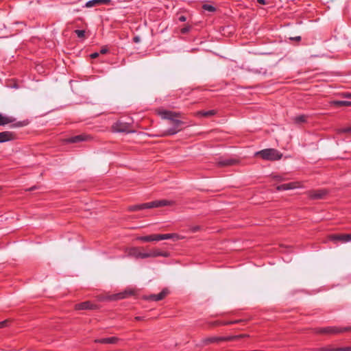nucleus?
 <instances>
[{
    "label": "nucleus",
    "instance_id": "nucleus-1",
    "mask_svg": "<svg viewBox=\"0 0 351 351\" xmlns=\"http://www.w3.org/2000/svg\"><path fill=\"white\" fill-rule=\"evenodd\" d=\"M255 156L266 160H278L281 159L282 154L276 149L269 148L256 152Z\"/></svg>",
    "mask_w": 351,
    "mask_h": 351
},
{
    "label": "nucleus",
    "instance_id": "nucleus-2",
    "mask_svg": "<svg viewBox=\"0 0 351 351\" xmlns=\"http://www.w3.org/2000/svg\"><path fill=\"white\" fill-rule=\"evenodd\" d=\"M351 330V327H337L327 326L324 328H317L315 329L316 333L320 334H339Z\"/></svg>",
    "mask_w": 351,
    "mask_h": 351
},
{
    "label": "nucleus",
    "instance_id": "nucleus-3",
    "mask_svg": "<svg viewBox=\"0 0 351 351\" xmlns=\"http://www.w3.org/2000/svg\"><path fill=\"white\" fill-rule=\"evenodd\" d=\"M129 254L130 256H134L136 258H146L149 257H156L163 255L161 252L158 251H153L150 252H141L136 247H133L130 249Z\"/></svg>",
    "mask_w": 351,
    "mask_h": 351
},
{
    "label": "nucleus",
    "instance_id": "nucleus-4",
    "mask_svg": "<svg viewBox=\"0 0 351 351\" xmlns=\"http://www.w3.org/2000/svg\"><path fill=\"white\" fill-rule=\"evenodd\" d=\"M170 124H171L172 126L169 128L165 131H164L162 136H171L177 134L182 130V125L183 124V122L180 120H176L171 123Z\"/></svg>",
    "mask_w": 351,
    "mask_h": 351
},
{
    "label": "nucleus",
    "instance_id": "nucleus-5",
    "mask_svg": "<svg viewBox=\"0 0 351 351\" xmlns=\"http://www.w3.org/2000/svg\"><path fill=\"white\" fill-rule=\"evenodd\" d=\"M327 193L328 191L326 189L312 190L308 193V197L312 199H323Z\"/></svg>",
    "mask_w": 351,
    "mask_h": 351
},
{
    "label": "nucleus",
    "instance_id": "nucleus-6",
    "mask_svg": "<svg viewBox=\"0 0 351 351\" xmlns=\"http://www.w3.org/2000/svg\"><path fill=\"white\" fill-rule=\"evenodd\" d=\"M15 134L10 131H3L0 132V143H5L14 140Z\"/></svg>",
    "mask_w": 351,
    "mask_h": 351
},
{
    "label": "nucleus",
    "instance_id": "nucleus-7",
    "mask_svg": "<svg viewBox=\"0 0 351 351\" xmlns=\"http://www.w3.org/2000/svg\"><path fill=\"white\" fill-rule=\"evenodd\" d=\"M96 308L97 305L92 304L89 301L81 302L75 305V309L77 310H92L95 309Z\"/></svg>",
    "mask_w": 351,
    "mask_h": 351
},
{
    "label": "nucleus",
    "instance_id": "nucleus-8",
    "mask_svg": "<svg viewBox=\"0 0 351 351\" xmlns=\"http://www.w3.org/2000/svg\"><path fill=\"white\" fill-rule=\"evenodd\" d=\"M330 239L332 241H339L343 243L349 242L351 241V234H334L330 236Z\"/></svg>",
    "mask_w": 351,
    "mask_h": 351
},
{
    "label": "nucleus",
    "instance_id": "nucleus-9",
    "mask_svg": "<svg viewBox=\"0 0 351 351\" xmlns=\"http://www.w3.org/2000/svg\"><path fill=\"white\" fill-rule=\"evenodd\" d=\"M237 163L238 160L234 158H221L217 162V165L220 167L232 166Z\"/></svg>",
    "mask_w": 351,
    "mask_h": 351
},
{
    "label": "nucleus",
    "instance_id": "nucleus-10",
    "mask_svg": "<svg viewBox=\"0 0 351 351\" xmlns=\"http://www.w3.org/2000/svg\"><path fill=\"white\" fill-rule=\"evenodd\" d=\"M179 114L171 111L165 110L161 113V116L163 119H167L170 121V123L176 121V117H178Z\"/></svg>",
    "mask_w": 351,
    "mask_h": 351
},
{
    "label": "nucleus",
    "instance_id": "nucleus-11",
    "mask_svg": "<svg viewBox=\"0 0 351 351\" xmlns=\"http://www.w3.org/2000/svg\"><path fill=\"white\" fill-rule=\"evenodd\" d=\"M111 0H90L85 4L86 8H92L97 5H108Z\"/></svg>",
    "mask_w": 351,
    "mask_h": 351
},
{
    "label": "nucleus",
    "instance_id": "nucleus-12",
    "mask_svg": "<svg viewBox=\"0 0 351 351\" xmlns=\"http://www.w3.org/2000/svg\"><path fill=\"white\" fill-rule=\"evenodd\" d=\"M167 295V291L163 289L158 294H152L148 297V299L152 301H160L162 300Z\"/></svg>",
    "mask_w": 351,
    "mask_h": 351
},
{
    "label": "nucleus",
    "instance_id": "nucleus-13",
    "mask_svg": "<svg viewBox=\"0 0 351 351\" xmlns=\"http://www.w3.org/2000/svg\"><path fill=\"white\" fill-rule=\"evenodd\" d=\"M95 341L100 343L114 344L118 341V339L115 337H110L97 339Z\"/></svg>",
    "mask_w": 351,
    "mask_h": 351
},
{
    "label": "nucleus",
    "instance_id": "nucleus-14",
    "mask_svg": "<svg viewBox=\"0 0 351 351\" xmlns=\"http://www.w3.org/2000/svg\"><path fill=\"white\" fill-rule=\"evenodd\" d=\"M296 183L295 182H289L286 184H282L277 186L276 189L278 191H287L290 189H295Z\"/></svg>",
    "mask_w": 351,
    "mask_h": 351
},
{
    "label": "nucleus",
    "instance_id": "nucleus-15",
    "mask_svg": "<svg viewBox=\"0 0 351 351\" xmlns=\"http://www.w3.org/2000/svg\"><path fill=\"white\" fill-rule=\"evenodd\" d=\"M86 139V136L85 135H77L72 136L71 138H69L66 141L70 143H77L79 142L84 141Z\"/></svg>",
    "mask_w": 351,
    "mask_h": 351
},
{
    "label": "nucleus",
    "instance_id": "nucleus-16",
    "mask_svg": "<svg viewBox=\"0 0 351 351\" xmlns=\"http://www.w3.org/2000/svg\"><path fill=\"white\" fill-rule=\"evenodd\" d=\"M14 119L12 117L5 116L0 113V125H5L14 121Z\"/></svg>",
    "mask_w": 351,
    "mask_h": 351
},
{
    "label": "nucleus",
    "instance_id": "nucleus-17",
    "mask_svg": "<svg viewBox=\"0 0 351 351\" xmlns=\"http://www.w3.org/2000/svg\"><path fill=\"white\" fill-rule=\"evenodd\" d=\"M221 341V337H210L203 339L202 342L205 345H208L213 343H219Z\"/></svg>",
    "mask_w": 351,
    "mask_h": 351
},
{
    "label": "nucleus",
    "instance_id": "nucleus-18",
    "mask_svg": "<svg viewBox=\"0 0 351 351\" xmlns=\"http://www.w3.org/2000/svg\"><path fill=\"white\" fill-rule=\"evenodd\" d=\"M332 104L336 106H351V101L344 100H335Z\"/></svg>",
    "mask_w": 351,
    "mask_h": 351
},
{
    "label": "nucleus",
    "instance_id": "nucleus-19",
    "mask_svg": "<svg viewBox=\"0 0 351 351\" xmlns=\"http://www.w3.org/2000/svg\"><path fill=\"white\" fill-rule=\"evenodd\" d=\"M307 117L304 114L295 116L293 118V121L296 124H300L306 121Z\"/></svg>",
    "mask_w": 351,
    "mask_h": 351
},
{
    "label": "nucleus",
    "instance_id": "nucleus-20",
    "mask_svg": "<svg viewBox=\"0 0 351 351\" xmlns=\"http://www.w3.org/2000/svg\"><path fill=\"white\" fill-rule=\"evenodd\" d=\"M158 207H162L166 206H171L174 204V202L167 199L157 200Z\"/></svg>",
    "mask_w": 351,
    "mask_h": 351
},
{
    "label": "nucleus",
    "instance_id": "nucleus-21",
    "mask_svg": "<svg viewBox=\"0 0 351 351\" xmlns=\"http://www.w3.org/2000/svg\"><path fill=\"white\" fill-rule=\"evenodd\" d=\"M142 207H144V209L158 208L157 200L142 204Z\"/></svg>",
    "mask_w": 351,
    "mask_h": 351
},
{
    "label": "nucleus",
    "instance_id": "nucleus-22",
    "mask_svg": "<svg viewBox=\"0 0 351 351\" xmlns=\"http://www.w3.org/2000/svg\"><path fill=\"white\" fill-rule=\"evenodd\" d=\"M216 114V111L215 110H210L207 111H199L198 112V114L202 117H211Z\"/></svg>",
    "mask_w": 351,
    "mask_h": 351
},
{
    "label": "nucleus",
    "instance_id": "nucleus-23",
    "mask_svg": "<svg viewBox=\"0 0 351 351\" xmlns=\"http://www.w3.org/2000/svg\"><path fill=\"white\" fill-rule=\"evenodd\" d=\"M138 240L143 242H150L154 241V234H150L147 236H142L137 238Z\"/></svg>",
    "mask_w": 351,
    "mask_h": 351
},
{
    "label": "nucleus",
    "instance_id": "nucleus-24",
    "mask_svg": "<svg viewBox=\"0 0 351 351\" xmlns=\"http://www.w3.org/2000/svg\"><path fill=\"white\" fill-rule=\"evenodd\" d=\"M202 8L203 10L210 12H213L216 10V8L213 5L210 4H204L202 5Z\"/></svg>",
    "mask_w": 351,
    "mask_h": 351
},
{
    "label": "nucleus",
    "instance_id": "nucleus-25",
    "mask_svg": "<svg viewBox=\"0 0 351 351\" xmlns=\"http://www.w3.org/2000/svg\"><path fill=\"white\" fill-rule=\"evenodd\" d=\"M143 209H144V207H142V204L130 206L129 207V210H130V211H136V210H143Z\"/></svg>",
    "mask_w": 351,
    "mask_h": 351
},
{
    "label": "nucleus",
    "instance_id": "nucleus-26",
    "mask_svg": "<svg viewBox=\"0 0 351 351\" xmlns=\"http://www.w3.org/2000/svg\"><path fill=\"white\" fill-rule=\"evenodd\" d=\"M237 337L236 336H227V337H221V341H234L237 340Z\"/></svg>",
    "mask_w": 351,
    "mask_h": 351
},
{
    "label": "nucleus",
    "instance_id": "nucleus-27",
    "mask_svg": "<svg viewBox=\"0 0 351 351\" xmlns=\"http://www.w3.org/2000/svg\"><path fill=\"white\" fill-rule=\"evenodd\" d=\"M335 348H332L330 346L322 347L317 349V351H335Z\"/></svg>",
    "mask_w": 351,
    "mask_h": 351
},
{
    "label": "nucleus",
    "instance_id": "nucleus-28",
    "mask_svg": "<svg viewBox=\"0 0 351 351\" xmlns=\"http://www.w3.org/2000/svg\"><path fill=\"white\" fill-rule=\"evenodd\" d=\"M75 33L78 38H84L85 36V31L82 29H76Z\"/></svg>",
    "mask_w": 351,
    "mask_h": 351
},
{
    "label": "nucleus",
    "instance_id": "nucleus-29",
    "mask_svg": "<svg viewBox=\"0 0 351 351\" xmlns=\"http://www.w3.org/2000/svg\"><path fill=\"white\" fill-rule=\"evenodd\" d=\"M174 237H177V234H163V240L165 239H171Z\"/></svg>",
    "mask_w": 351,
    "mask_h": 351
},
{
    "label": "nucleus",
    "instance_id": "nucleus-30",
    "mask_svg": "<svg viewBox=\"0 0 351 351\" xmlns=\"http://www.w3.org/2000/svg\"><path fill=\"white\" fill-rule=\"evenodd\" d=\"M27 123L25 121H19L16 123H14L12 127L14 128H20L25 125Z\"/></svg>",
    "mask_w": 351,
    "mask_h": 351
},
{
    "label": "nucleus",
    "instance_id": "nucleus-31",
    "mask_svg": "<svg viewBox=\"0 0 351 351\" xmlns=\"http://www.w3.org/2000/svg\"><path fill=\"white\" fill-rule=\"evenodd\" d=\"M154 241H159L163 240V234H154Z\"/></svg>",
    "mask_w": 351,
    "mask_h": 351
},
{
    "label": "nucleus",
    "instance_id": "nucleus-32",
    "mask_svg": "<svg viewBox=\"0 0 351 351\" xmlns=\"http://www.w3.org/2000/svg\"><path fill=\"white\" fill-rule=\"evenodd\" d=\"M154 241H159L163 240V234H154Z\"/></svg>",
    "mask_w": 351,
    "mask_h": 351
},
{
    "label": "nucleus",
    "instance_id": "nucleus-33",
    "mask_svg": "<svg viewBox=\"0 0 351 351\" xmlns=\"http://www.w3.org/2000/svg\"><path fill=\"white\" fill-rule=\"evenodd\" d=\"M128 294H132V292H130L129 293H119L117 295V299H122V298H124L126 297V295Z\"/></svg>",
    "mask_w": 351,
    "mask_h": 351
},
{
    "label": "nucleus",
    "instance_id": "nucleus-34",
    "mask_svg": "<svg viewBox=\"0 0 351 351\" xmlns=\"http://www.w3.org/2000/svg\"><path fill=\"white\" fill-rule=\"evenodd\" d=\"M335 351H351V347L335 348Z\"/></svg>",
    "mask_w": 351,
    "mask_h": 351
},
{
    "label": "nucleus",
    "instance_id": "nucleus-35",
    "mask_svg": "<svg viewBox=\"0 0 351 351\" xmlns=\"http://www.w3.org/2000/svg\"><path fill=\"white\" fill-rule=\"evenodd\" d=\"M200 230V226H194L190 228V230L192 232H196Z\"/></svg>",
    "mask_w": 351,
    "mask_h": 351
},
{
    "label": "nucleus",
    "instance_id": "nucleus-36",
    "mask_svg": "<svg viewBox=\"0 0 351 351\" xmlns=\"http://www.w3.org/2000/svg\"><path fill=\"white\" fill-rule=\"evenodd\" d=\"M8 325V320L0 322V328H5Z\"/></svg>",
    "mask_w": 351,
    "mask_h": 351
},
{
    "label": "nucleus",
    "instance_id": "nucleus-37",
    "mask_svg": "<svg viewBox=\"0 0 351 351\" xmlns=\"http://www.w3.org/2000/svg\"><path fill=\"white\" fill-rule=\"evenodd\" d=\"M190 29H191V26H186L181 29V32L182 34H186V33L189 32L190 31Z\"/></svg>",
    "mask_w": 351,
    "mask_h": 351
},
{
    "label": "nucleus",
    "instance_id": "nucleus-38",
    "mask_svg": "<svg viewBox=\"0 0 351 351\" xmlns=\"http://www.w3.org/2000/svg\"><path fill=\"white\" fill-rule=\"evenodd\" d=\"M241 321V320H234V321H231V322H225V323H223V324H225V325H226V324H234L239 323Z\"/></svg>",
    "mask_w": 351,
    "mask_h": 351
},
{
    "label": "nucleus",
    "instance_id": "nucleus-39",
    "mask_svg": "<svg viewBox=\"0 0 351 351\" xmlns=\"http://www.w3.org/2000/svg\"><path fill=\"white\" fill-rule=\"evenodd\" d=\"M343 132H345V133H351V126L350 127H348V128H343L342 130Z\"/></svg>",
    "mask_w": 351,
    "mask_h": 351
},
{
    "label": "nucleus",
    "instance_id": "nucleus-40",
    "mask_svg": "<svg viewBox=\"0 0 351 351\" xmlns=\"http://www.w3.org/2000/svg\"><path fill=\"white\" fill-rule=\"evenodd\" d=\"M133 41L136 43H138L141 41V38L138 36H136L133 38Z\"/></svg>",
    "mask_w": 351,
    "mask_h": 351
},
{
    "label": "nucleus",
    "instance_id": "nucleus-41",
    "mask_svg": "<svg viewBox=\"0 0 351 351\" xmlns=\"http://www.w3.org/2000/svg\"><path fill=\"white\" fill-rule=\"evenodd\" d=\"M108 49L106 47H103L100 50V53L105 54V53H106L108 52Z\"/></svg>",
    "mask_w": 351,
    "mask_h": 351
},
{
    "label": "nucleus",
    "instance_id": "nucleus-42",
    "mask_svg": "<svg viewBox=\"0 0 351 351\" xmlns=\"http://www.w3.org/2000/svg\"><path fill=\"white\" fill-rule=\"evenodd\" d=\"M178 20L181 22H184L186 20V17L185 16L182 15L178 18Z\"/></svg>",
    "mask_w": 351,
    "mask_h": 351
},
{
    "label": "nucleus",
    "instance_id": "nucleus-43",
    "mask_svg": "<svg viewBox=\"0 0 351 351\" xmlns=\"http://www.w3.org/2000/svg\"><path fill=\"white\" fill-rule=\"evenodd\" d=\"M98 56H99V53L95 52V53H93L90 54V58H95Z\"/></svg>",
    "mask_w": 351,
    "mask_h": 351
},
{
    "label": "nucleus",
    "instance_id": "nucleus-44",
    "mask_svg": "<svg viewBox=\"0 0 351 351\" xmlns=\"http://www.w3.org/2000/svg\"><path fill=\"white\" fill-rule=\"evenodd\" d=\"M257 2L260 4H262V5H265L266 4V1L265 0H257Z\"/></svg>",
    "mask_w": 351,
    "mask_h": 351
},
{
    "label": "nucleus",
    "instance_id": "nucleus-45",
    "mask_svg": "<svg viewBox=\"0 0 351 351\" xmlns=\"http://www.w3.org/2000/svg\"><path fill=\"white\" fill-rule=\"evenodd\" d=\"M235 336L237 337V339H239L243 338L245 337H247L246 335H235Z\"/></svg>",
    "mask_w": 351,
    "mask_h": 351
},
{
    "label": "nucleus",
    "instance_id": "nucleus-46",
    "mask_svg": "<svg viewBox=\"0 0 351 351\" xmlns=\"http://www.w3.org/2000/svg\"><path fill=\"white\" fill-rule=\"evenodd\" d=\"M291 39L299 41V40H301V37L300 36H296V37H294V38H291Z\"/></svg>",
    "mask_w": 351,
    "mask_h": 351
},
{
    "label": "nucleus",
    "instance_id": "nucleus-47",
    "mask_svg": "<svg viewBox=\"0 0 351 351\" xmlns=\"http://www.w3.org/2000/svg\"><path fill=\"white\" fill-rule=\"evenodd\" d=\"M344 97L351 98V93H346L344 95Z\"/></svg>",
    "mask_w": 351,
    "mask_h": 351
},
{
    "label": "nucleus",
    "instance_id": "nucleus-48",
    "mask_svg": "<svg viewBox=\"0 0 351 351\" xmlns=\"http://www.w3.org/2000/svg\"><path fill=\"white\" fill-rule=\"evenodd\" d=\"M36 189V186H33V187H31V188L28 189H27V191H33V190H34V189Z\"/></svg>",
    "mask_w": 351,
    "mask_h": 351
},
{
    "label": "nucleus",
    "instance_id": "nucleus-49",
    "mask_svg": "<svg viewBox=\"0 0 351 351\" xmlns=\"http://www.w3.org/2000/svg\"><path fill=\"white\" fill-rule=\"evenodd\" d=\"M135 319L136 320H141V317H136Z\"/></svg>",
    "mask_w": 351,
    "mask_h": 351
},
{
    "label": "nucleus",
    "instance_id": "nucleus-50",
    "mask_svg": "<svg viewBox=\"0 0 351 351\" xmlns=\"http://www.w3.org/2000/svg\"><path fill=\"white\" fill-rule=\"evenodd\" d=\"M277 178H278V180H282V179H281V178H280V176H278Z\"/></svg>",
    "mask_w": 351,
    "mask_h": 351
}]
</instances>
